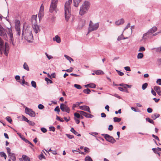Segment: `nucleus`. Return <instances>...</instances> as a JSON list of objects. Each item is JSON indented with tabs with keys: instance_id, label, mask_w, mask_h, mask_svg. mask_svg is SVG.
Masks as SVG:
<instances>
[{
	"instance_id": "nucleus-1",
	"label": "nucleus",
	"mask_w": 161,
	"mask_h": 161,
	"mask_svg": "<svg viewBox=\"0 0 161 161\" xmlns=\"http://www.w3.org/2000/svg\"><path fill=\"white\" fill-rule=\"evenodd\" d=\"M25 38L29 42H33V36L31 28L27 27L25 30Z\"/></svg>"
},
{
	"instance_id": "nucleus-2",
	"label": "nucleus",
	"mask_w": 161,
	"mask_h": 161,
	"mask_svg": "<svg viewBox=\"0 0 161 161\" xmlns=\"http://www.w3.org/2000/svg\"><path fill=\"white\" fill-rule=\"evenodd\" d=\"M9 50V47L8 43L6 42L4 46L3 42L0 37V53L2 54L3 51H4V54L6 56H7Z\"/></svg>"
},
{
	"instance_id": "nucleus-3",
	"label": "nucleus",
	"mask_w": 161,
	"mask_h": 161,
	"mask_svg": "<svg viewBox=\"0 0 161 161\" xmlns=\"http://www.w3.org/2000/svg\"><path fill=\"white\" fill-rule=\"evenodd\" d=\"M72 2V0H68L66 2L64 5L65 17L66 20L68 21L70 15V5Z\"/></svg>"
},
{
	"instance_id": "nucleus-4",
	"label": "nucleus",
	"mask_w": 161,
	"mask_h": 161,
	"mask_svg": "<svg viewBox=\"0 0 161 161\" xmlns=\"http://www.w3.org/2000/svg\"><path fill=\"white\" fill-rule=\"evenodd\" d=\"M90 6L89 2L85 1L83 3L82 6L80 7L79 14L80 15H83L86 13L88 10Z\"/></svg>"
},
{
	"instance_id": "nucleus-5",
	"label": "nucleus",
	"mask_w": 161,
	"mask_h": 161,
	"mask_svg": "<svg viewBox=\"0 0 161 161\" xmlns=\"http://www.w3.org/2000/svg\"><path fill=\"white\" fill-rule=\"evenodd\" d=\"M157 30V28L156 26H154L152 28L150 29L146 33H145L143 35L142 37V39L144 40V41L147 39V38L149 37L150 35L152 34L153 33L156 32Z\"/></svg>"
},
{
	"instance_id": "nucleus-6",
	"label": "nucleus",
	"mask_w": 161,
	"mask_h": 161,
	"mask_svg": "<svg viewBox=\"0 0 161 161\" xmlns=\"http://www.w3.org/2000/svg\"><path fill=\"white\" fill-rule=\"evenodd\" d=\"M99 25L98 23L93 24L92 21L91 20L89 24L88 28V33L93 31L96 30L99 27Z\"/></svg>"
},
{
	"instance_id": "nucleus-7",
	"label": "nucleus",
	"mask_w": 161,
	"mask_h": 161,
	"mask_svg": "<svg viewBox=\"0 0 161 161\" xmlns=\"http://www.w3.org/2000/svg\"><path fill=\"white\" fill-rule=\"evenodd\" d=\"M57 2V0H52L49 9L51 13H52L53 11H56Z\"/></svg>"
},
{
	"instance_id": "nucleus-8",
	"label": "nucleus",
	"mask_w": 161,
	"mask_h": 161,
	"mask_svg": "<svg viewBox=\"0 0 161 161\" xmlns=\"http://www.w3.org/2000/svg\"><path fill=\"white\" fill-rule=\"evenodd\" d=\"M20 22L18 20H16L15 21V28L17 32L16 35L19 36L20 34Z\"/></svg>"
},
{
	"instance_id": "nucleus-9",
	"label": "nucleus",
	"mask_w": 161,
	"mask_h": 161,
	"mask_svg": "<svg viewBox=\"0 0 161 161\" xmlns=\"http://www.w3.org/2000/svg\"><path fill=\"white\" fill-rule=\"evenodd\" d=\"M102 135L104 136V137L105 139L110 142L114 143L116 141L113 137L110 136L108 134H102Z\"/></svg>"
},
{
	"instance_id": "nucleus-10",
	"label": "nucleus",
	"mask_w": 161,
	"mask_h": 161,
	"mask_svg": "<svg viewBox=\"0 0 161 161\" xmlns=\"http://www.w3.org/2000/svg\"><path fill=\"white\" fill-rule=\"evenodd\" d=\"M25 111L26 114H28L31 117H34L36 116L35 112L31 108L26 107L25 109Z\"/></svg>"
},
{
	"instance_id": "nucleus-11",
	"label": "nucleus",
	"mask_w": 161,
	"mask_h": 161,
	"mask_svg": "<svg viewBox=\"0 0 161 161\" xmlns=\"http://www.w3.org/2000/svg\"><path fill=\"white\" fill-rule=\"evenodd\" d=\"M60 108L63 112H66L68 113H69L70 109L68 106L63 103H61L60 105Z\"/></svg>"
},
{
	"instance_id": "nucleus-12",
	"label": "nucleus",
	"mask_w": 161,
	"mask_h": 161,
	"mask_svg": "<svg viewBox=\"0 0 161 161\" xmlns=\"http://www.w3.org/2000/svg\"><path fill=\"white\" fill-rule=\"evenodd\" d=\"M32 25L34 31L36 34H37L40 31V29L39 28V26L37 25V23L35 24Z\"/></svg>"
},
{
	"instance_id": "nucleus-13",
	"label": "nucleus",
	"mask_w": 161,
	"mask_h": 161,
	"mask_svg": "<svg viewBox=\"0 0 161 161\" xmlns=\"http://www.w3.org/2000/svg\"><path fill=\"white\" fill-rule=\"evenodd\" d=\"M80 109L88 112L89 113H91L90 108L89 106L86 105H84L79 106Z\"/></svg>"
},
{
	"instance_id": "nucleus-14",
	"label": "nucleus",
	"mask_w": 161,
	"mask_h": 161,
	"mask_svg": "<svg viewBox=\"0 0 161 161\" xmlns=\"http://www.w3.org/2000/svg\"><path fill=\"white\" fill-rule=\"evenodd\" d=\"M86 24V20L84 19H81L79 22V27L81 29Z\"/></svg>"
},
{
	"instance_id": "nucleus-15",
	"label": "nucleus",
	"mask_w": 161,
	"mask_h": 161,
	"mask_svg": "<svg viewBox=\"0 0 161 161\" xmlns=\"http://www.w3.org/2000/svg\"><path fill=\"white\" fill-rule=\"evenodd\" d=\"M161 88L159 86H154V90L157 93L159 96L161 95Z\"/></svg>"
},
{
	"instance_id": "nucleus-16",
	"label": "nucleus",
	"mask_w": 161,
	"mask_h": 161,
	"mask_svg": "<svg viewBox=\"0 0 161 161\" xmlns=\"http://www.w3.org/2000/svg\"><path fill=\"white\" fill-rule=\"evenodd\" d=\"M36 15H33L31 18V22L32 24H35L37 23Z\"/></svg>"
},
{
	"instance_id": "nucleus-17",
	"label": "nucleus",
	"mask_w": 161,
	"mask_h": 161,
	"mask_svg": "<svg viewBox=\"0 0 161 161\" xmlns=\"http://www.w3.org/2000/svg\"><path fill=\"white\" fill-rule=\"evenodd\" d=\"M125 22L124 20L122 18L116 21L115 22V24L116 25H120L124 23Z\"/></svg>"
},
{
	"instance_id": "nucleus-18",
	"label": "nucleus",
	"mask_w": 161,
	"mask_h": 161,
	"mask_svg": "<svg viewBox=\"0 0 161 161\" xmlns=\"http://www.w3.org/2000/svg\"><path fill=\"white\" fill-rule=\"evenodd\" d=\"M38 17L39 18H42L43 16V8L42 7V6H41L40 8V10L38 14Z\"/></svg>"
},
{
	"instance_id": "nucleus-19",
	"label": "nucleus",
	"mask_w": 161,
	"mask_h": 161,
	"mask_svg": "<svg viewBox=\"0 0 161 161\" xmlns=\"http://www.w3.org/2000/svg\"><path fill=\"white\" fill-rule=\"evenodd\" d=\"M82 0H73L74 5L75 7H78L79 3Z\"/></svg>"
},
{
	"instance_id": "nucleus-20",
	"label": "nucleus",
	"mask_w": 161,
	"mask_h": 161,
	"mask_svg": "<svg viewBox=\"0 0 161 161\" xmlns=\"http://www.w3.org/2000/svg\"><path fill=\"white\" fill-rule=\"evenodd\" d=\"M54 41H56L57 43H59L61 42V39L59 36L58 35H56L53 38Z\"/></svg>"
},
{
	"instance_id": "nucleus-21",
	"label": "nucleus",
	"mask_w": 161,
	"mask_h": 161,
	"mask_svg": "<svg viewBox=\"0 0 161 161\" xmlns=\"http://www.w3.org/2000/svg\"><path fill=\"white\" fill-rule=\"evenodd\" d=\"M70 131L78 136H81L80 134L78 133V132L75 131L73 127H72L71 128Z\"/></svg>"
},
{
	"instance_id": "nucleus-22",
	"label": "nucleus",
	"mask_w": 161,
	"mask_h": 161,
	"mask_svg": "<svg viewBox=\"0 0 161 161\" xmlns=\"http://www.w3.org/2000/svg\"><path fill=\"white\" fill-rule=\"evenodd\" d=\"M95 73L97 75H102L104 74L103 72L100 70H95L94 71Z\"/></svg>"
},
{
	"instance_id": "nucleus-23",
	"label": "nucleus",
	"mask_w": 161,
	"mask_h": 161,
	"mask_svg": "<svg viewBox=\"0 0 161 161\" xmlns=\"http://www.w3.org/2000/svg\"><path fill=\"white\" fill-rule=\"evenodd\" d=\"M159 114H154L151 116L152 118L153 119L155 120L159 116Z\"/></svg>"
},
{
	"instance_id": "nucleus-24",
	"label": "nucleus",
	"mask_w": 161,
	"mask_h": 161,
	"mask_svg": "<svg viewBox=\"0 0 161 161\" xmlns=\"http://www.w3.org/2000/svg\"><path fill=\"white\" fill-rule=\"evenodd\" d=\"M23 68L27 71L29 70V67L26 62H25L23 65Z\"/></svg>"
},
{
	"instance_id": "nucleus-25",
	"label": "nucleus",
	"mask_w": 161,
	"mask_h": 161,
	"mask_svg": "<svg viewBox=\"0 0 161 161\" xmlns=\"http://www.w3.org/2000/svg\"><path fill=\"white\" fill-rule=\"evenodd\" d=\"M10 157V159H12L13 161H15L16 160V157L15 154L14 153H11L10 154V155H9Z\"/></svg>"
},
{
	"instance_id": "nucleus-26",
	"label": "nucleus",
	"mask_w": 161,
	"mask_h": 161,
	"mask_svg": "<svg viewBox=\"0 0 161 161\" xmlns=\"http://www.w3.org/2000/svg\"><path fill=\"white\" fill-rule=\"evenodd\" d=\"M127 37L125 38L123 37V34H122L120 36H119L117 38V40L118 41H119L122 40H124L125 39H127Z\"/></svg>"
},
{
	"instance_id": "nucleus-27",
	"label": "nucleus",
	"mask_w": 161,
	"mask_h": 161,
	"mask_svg": "<svg viewBox=\"0 0 161 161\" xmlns=\"http://www.w3.org/2000/svg\"><path fill=\"white\" fill-rule=\"evenodd\" d=\"M22 157H23V161H31L29 158L27 156L25 155H22Z\"/></svg>"
},
{
	"instance_id": "nucleus-28",
	"label": "nucleus",
	"mask_w": 161,
	"mask_h": 161,
	"mask_svg": "<svg viewBox=\"0 0 161 161\" xmlns=\"http://www.w3.org/2000/svg\"><path fill=\"white\" fill-rule=\"evenodd\" d=\"M64 56L69 61V62L70 63H71V61H74L73 59L69 56H68V55L65 54L64 55Z\"/></svg>"
},
{
	"instance_id": "nucleus-29",
	"label": "nucleus",
	"mask_w": 161,
	"mask_h": 161,
	"mask_svg": "<svg viewBox=\"0 0 161 161\" xmlns=\"http://www.w3.org/2000/svg\"><path fill=\"white\" fill-rule=\"evenodd\" d=\"M121 120V118H118L117 117H115L114 118V122H119Z\"/></svg>"
},
{
	"instance_id": "nucleus-30",
	"label": "nucleus",
	"mask_w": 161,
	"mask_h": 161,
	"mask_svg": "<svg viewBox=\"0 0 161 161\" xmlns=\"http://www.w3.org/2000/svg\"><path fill=\"white\" fill-rule=\"evenodd\" d=\"M91 92V91L88 88H87L86 89H84L83 90V92L84 93L87 94H90Z\"/></svg>"
},
{
	"instance_id": "nucleus-31",
	"label": "nucleus",
	"mask_w": 161,
	"mask_h": 161,
	"mask_svg": "<svg viewBox=\"0 0 161 161\" xmlns=\"http://www.w3.org/2000/svg\"><path fill=\"white\" fill-rule=\"evenodd\" d=\"M84 116L88 118H92L93 117V116L92 115L86 112V114H85Z\"/></svg>"
},
{
	"instance_id": "nucleus-32",
	"label": "nucleus",
	"mask_w": 161,
	"mask_h": 161,
	"mask_svg": "<svg viewBox=\"0 0 161 161\" xmlns=\"http://www.w3.org/2000/svg\"><path fill=\"white\" fill-rule=\"evenodd\" d=\"M0 155L1 157H3L5 159H6L7 156L3 152H1L0 153Z\"/></svg>"
},
{
	"instance_id": "nucleus-33",
	"label": "nucleus",
	"mask_w": 161,
	"mask_h": 161,
	"mask_svg": "<svg viewBox=\"0 0 161 161\" xmlns=\"http://www.w3.org/2000/svg\"><path fill=\"white\" fill-rule=\"evenodd\" d=\"M143 54L142 53H139L138 54L137 58L138 59L142 58L143 57Z\"/></svg>"
},
{
	"instance_id": "nucleus-34",
	"label": "nucleus",
	"mask_w": 161,
	"mask_h": 161,
	"mask_svg": "<svg viewBox=\"0 0 161 161\" xmlns=\"http://www.w3.org/2000/svg\"><path fill=\"white\" fill-rule=\"evenodd\" d=\"M148 86V84L147 83H145L143 84L142 86V88L143 90H145Z\"/></svg>"
},
{
	"instance_id": "nucleus-35",
	"label": "nucleus",
	"mask_w": 161,
	"mask_h": 161,
	"mask_svg": "<svg viewBox=\"0 0 161 161\" xmlns=\"http://www.w3.org/2000/svg\"><path fill=\"white\" fill-rule=\"evenodd\" d=\"M39 158L41 160L42 158L45 159V156L43 155L42 153H41V154L39 155Z\"/></svg>"
},
{
	"instance_id": "nucleus-36",
	"label": "nucleus",
	"mask_w": 161,
	"mask_h": 161,
	"mask_svg": "<svg viewBox=\"0 0 161 161\" xmlns=\"http://www.w3.org/2000/svg\"><path fill=\"white\" fill-rule=\"evenodd\" d=\"M146 121H148L150 123L152 124H154V121H153V120L150 119V118H146Z\"/></svg>"
},
{
	"instance_id": "nucleus-37",
	"label": "nucleus",
	"mask_w": 161,
	"mask_h": 161,
	"mask_svg": "<svg viewBox=\"0 0 161 161\" xmlns=\"http://www.w3.org/2000/svg\"><path fill=\"white\" fill-rule=\"evenodd\" d=\"M85 161H93L91 157L90 156H86L85 159Z\"/></svg>"
},
{
	"instance_id": "nucleus-38",
	"label": "nucleus",
	"mask_w": 161,
	"mask_h": 161,
	"mask_svg": "<svg viewBox=\"0 0 161 161\" xmlns=\"http://www.w3.org/2000/svg\"><path fill=\"white\" fill-rule=\"evenodd\" d=\"M74 86L75 87L78 89H80L82 88V87L79 85L75 84L74 85Z\"/></svg>"
},
{
	"instance_id": "nucleus-39",
	"label": "nucleus",
	"mask_w": 161,
	"mask_h": 161,
	"mask_svg": "<svg viewBox=\"0 0 161 161\" xmlns=\"http://www.w3.org/2000/svg\"><path fill=\"white\" fill-rule=\"evenodd\" d=\"M31 84L32 85V86L34 87V88H35L36 87V82L33 80H32L31 82Z\"/></svg>"
},
{
	"instance_id": "nucleus-40",
	"label": "nucleus",
	"mask_w": 161,
	"mask_h": 161,
	"mask_svg": "<svg viewBox=\"0 0 161 161\" xmlns=\"http://www.w3.org/2000/svg\"><path fill=\"white\" fill-rule=\"evenodd\" d=\"M6 119L8 121L9 123H11V122H12V120L10 117L9 116H7L6 117Z\"/></svg>"
},
{
	"instance_id": "nucleus-41",
	"label": "nucleus",
	"mask_w": 161,
	"mask_h": 161,
	"mask_svg": "<svg viewBox=\"0 0 161 161\" xmlns=\"http://www.w3.org/2000/svg\"><path fill=\"white\" fill-rule=\"evenodd\" d=\"M23 139L26 143H28L29 144L31 145V146L32 147L34 146L33 145L32 143H31L30 142H29L28 140H27V139H25L24 138V139Z\"/></svg>"
},
{
	"instance_id": "nucleus-42",
	"label": "nucleus",
	"mask_w": 161,
	"mask_h": 161,
	"mask_svg": "<svg viewBox=\"0 0 161 161\" xmlns=\"http://www.w3.org/2000/svg\"><path fill=\"white\" fill-rule=\"evenodd\" d=\"M45 80L48 83H53V81L49 79L47 77H46L45 79Z\"/></svg>"
},
{
	"instance_id": "nucleus-43",
	"label": "nucleus",
	"mask_w": 161,
	"mask_h": 161,
	"mask_svg": "<svg viewBox=\"0 0 161 161\" xmlns=\"http://www.w3.org/2000/svg\"><path fill=\"white\" fill-rule=\"evenodd\" d=\"M77 112H78L81 115L84 116L85 114H86V112L82 111H78Z\"/></svg>"
},
{
	"instance_id": "nucleus-44",
	"label": "nucleus",
	"mask_w": 161,
	"mask_h": 161,
	"mask_svg": "<svg viewBox=\"0 0 161 161\" xmlns=\"http://www.w3.org/2000/svg\"><path fill=\"white\" fill-rule=\"evenodd\" d=\"M27 123L30 125L33 126L35 125V123L34 122L29 120Z\"/></svg>"
},
{
	"instance_id": "nucleus-45",
	"label": "nucleus",
	"mask_w": 161,
	"mask_h": 161,
	"mask_svg": "<svg viewBox=\"0 0 161 161\" xmlns=\"http://www.w3.org/2000/svg\"><path fill=\"white\" fill-rule=\"evenodd\" d=\"M89 87L94 88L96 87V85L94 83L89 84Z\"/></svg>"
},
{
	"instance_id": "nucleus-46",
	"label": "nucleus",
	"mask_w": 161,
	"mask_h": 161,
	"mask_svg": "<svg viewBox=\"0 0 161 161\" xmlns=\"http://www.w3.org/2000/svg\"><path fill=\"white\" fill-rule=\"evenodd\" d=\"M66 135L67 136V137L69 139H72L74 137V136L73 135H71L70 134H66Z\"/></svg>"
},
{
	"instance_id": "nucleus-47",
	"label": "nucleus",
	"mask_w": 161,
	"mask_h": 161,
	"mask_svg": "<svg viewBox=\"0 0 161 161\" xmlns=\"http://www.w3.org/2000/svg\"><path fill=\"white\" fill-rule=\"evenodd\" d=\"M6 149L7 150V153H8V155H10V154L12 153H11V152H10V151H11L9 147H6Z\"/></svg>"
},
{
	"instance_id": "nucleus-48",
	"label": "nucleus",
	"mask_w": 161,
	"mask_h": 161,
	"mask_svg": "<svg viewBox=\"0 0 161 161\" xmlns=\"http://www.w3.org/2000/svg\"><path fill=\"white\" fill-rule=\"evenodd\" d=\"M74 115L75 117H76L77 118H80V114L77 113H75Z\"/></svg>"
},
{
	"instance_id": "nucleus-49",
	"label": "nucleus",
	"mask_w": 161,
	"mask_h": 161,
	"mask_svg": "<svg viewBox=\"0 0 161 161\" xmlns=\"http://www.w3.org/2000/svg\"><path fill=\"white\" fill-rule=\"evenodd\" d=\"M118 74L120 76H122L124 75V74L123 72H120L118 70H116Z\"/></svg>"
},
{
	"instance_id": "nucleus-50",
	"label": "nucleus",
	"mask_w": 161,
	"mask_h": 161,
	"mask_svg": "<svg viewBox=\"0 0 161 161\" xmlns=\"http://www.w3.org/2000/svg\"><path fill=\"white\" fill-rule=\"evenodd\" d=\"M145 50V48L143 47H140L139 51H144Z\"/></svg>"
},
{
	"instance_id": "nucleus-51",
	"label": "nucleus",
	"mask_w": 161,
	"mask_h": 161,
	"mask_svg": "<svg viewBox=\"0 0 161 161\" xmlns=\"http://www.w3.org/2000/svg\"><path fill=\"white\" fill-rule=\"evenodd\" d=\"M38 108L40 109H42L44 108V106L42 104H39L38 105Z\"/></svg>"
},
{
	"instance_id": "nucleus-52",
	"label": "nucleus",
	"mask_w": 161,
	"mask_h": 161,
	"mask_svg": "<svg viewBox=\"0 0 161 161\" xmlns=\"http://www.w3.org/2000/svg\"><path fill=\"white\" fill-rule=\"evenodd\" d=\"M54 111H57L58 113H59V112L60 111L59 107L58 106H57L54 109Z\"/></svg>"
},
{
	"instance_id": "nucleus-53",
	"label": "nucleus",
	"mask_w": 161,
	"mask_h": 161,
	"mask_svg": "<svg viewBox=\"0 0 161 161\" xmlns=\"http://www.w3.org/2000/svg\"><path fill=\"white\" fill-rule=\"evenodd\" d=\"M156 83L158 85H161V79H158L157 80Z\"/></svg>"
},
{
	"instance_id": "nucleus-54",
	"label": "nucleus",
	"mask_w": 161,
	"mask_h": 161,
	"mask_svg": "<svg viewBox=\"0 0 161 161\" xmlns=\"http://www.w3.org/2000/svg\"><path fill=\"white\" fill-rule=\"evenodd\" d=\"M22 117L24 121L28 122L29 121V120L27 118H26L25 117V116H24L23 115L22 116Z\"/></svg>"
},
{
	"instance_id": "nucleus-55",
	"label": "nucleus",
	"mask_w": 161,
	"mask_h": 161,
	"mask_svg": "<svg viewBox=\"0 0 161 161\" xmlns=\"http://www.w3.org/2000/svg\"><path fill=\"white\" fill-rule=\"evenodd\" d=\"M41 130L44 133L46 132L47 131V129L44 127H42L41 128Z\"/></svg>"
},
{
	"instance_id": "nucleus-56",
	"label": "nucleus",
	"mask_w": 161,
	"mask_h": 161,
	"mask_svg": "<svg viewBox=\"0 0 161 161\" xmlns=\"http://www.w3.org/2000/svg\"><path fill=\"white\" fill-rule=\"evenodd\" d=\"M124 69H125V70H126V71H131L130 68L129 66L125 67H124Z\"/></svg>"
},
{
	"instance_id": "nucleus-57",
	"label": "nucleus",
	"mask_w": 161,
	"mask_h": 161,
	"mask_svg": "<svg viewBox=\"0 0 161 161\" xmlns=\"http://www.w3.org/2000/svg\"><path fill=\"white\" fill-rule=\"evenodd\" d=\"M49 130L50 131H52L54 132L55 131V128L53 126L50 127H49Z\"/></svg>"
},
{
	"instance_id": "nucleus-58",
	"label": "nucleus",
	"mask_w": 161,
	"mask_h": 161,
	"mask_svg": "<svg viewBox=\"0 0 161 161\" xmlns=\"http://www.w3.org/2000/svg\"><path fill=\"white\" fill-rule=\"evenodd\" d=\"M156 51L157 52H161V47L156 48Z\"/></svg>"
},
{
	"instance_id": "nucleus-59",
	"label": "nucleus",
	"mask_w": 161,
	"mask_h": 161,
	"mask_svg": "<svg viewBox=\"0 0 161 161\" xmlns=\"http://www.w3.org/2000/svg\"><path fill=\"white\" fill-rule=\"evenodd\" d=\"M73 68L71 67L69 69H66V72H71L73 71Z\"/></svg>"
},
{
	"instance_id": "nucleus-60",
	"label": "nucleus",
	"mask_w": 161,
	"mask_h": 161,
	"mask_svg": "<svg viewBox=\"0 0 161 161\" xmlns=\"http://www.w3.org/2000/svg\"><path fill=\"white\" fill-rule=\"evenodd\" d=\"M147 111L148 113H151L153 111V109L150 108H148L147 109Z\"/></svg>"
},
{
	"instance_id": "nucleus-61",
	"label": "nucleus",
	"mask_w": 161,
	"mask_h": 161,
	"mask_svg": "<svg viewBox=\"0 0 161 161\" xmlns=\"http://www.w3.org/2000/svg\"><path fill=\"white\" fill-rule=\"evenodd\" d=\"M84 151L86 153H88L89 152V149L88 148L85 147L84 148Z\"/></svg>"
},
{
	"instance_id": "nucleus-62",
	"label": "nucleus",
	"mask_w": 161,
	"mask_h": 161,
	"mask_svg": "<svg viewBox=\"0 0 161 161\" xmlns=\"http://www.w3.org/2000/svg\"><path fill=\"white\" fill-rule=\"evenodd\" d=\"M113 129V127L112 125H110L109 126L108 128V130H109L111 131Z\"/></svg>"
},
{
	"instance_id": "nucleus-63",
	"label": "nucleus",
	"mask_w": 161,
	"mask_h": 161,
	"mask_svg": "<svg viewBox=\"0 0 161 161\" xmlns=\"http://www.w3.org/2000/svg\"><path fill=\"white\" fill-rule=\"evenodd\" d=\"M152 136L154 137L155 139H156V140L159 141V139L158 138V137L156 136H155V135H154V134H153L152 135Z\"/></svg>"
},
{
	"instance_id": "nucleus-64",
	"label": "nucleus",
	"mask_w": 161,
	"mask_h": 161,
	"mask_svg": "<svg viewBox=\"0 0 161 161\" xmlns=\"http://www.w3.org/2000/svg\"><path fill=\"white\" fill-rule=\"evenodd\" d=\"M151 93L154 96H156V92L153 90V89L152 88L151 89Z\"/></svg>"
}]
</instances>
